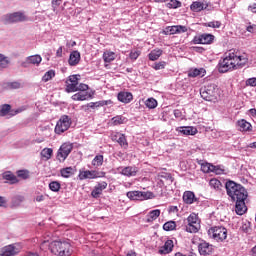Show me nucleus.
<instances>
[{
	"instance_id": "obj_7",
	"label": "nucleus",
	"mask_w": 256,
	"mask_h": 256,
	"mask_svg": "<svg viewBox=\"0 0 256 256\" xmlns=\"http://www.w3.org/2000/svg\"><path fill=\"white\" fill-rule=\"evenodd\" d=\"M71 123H73V121L71 120V117L67 115H62L57 121L54 129L56 135H62V133H65V131H69V128L71 127Z\"/></svg>"
},
{
	"instance_id": "obj_52",
	"label": "nucleus",
	"mask_w": 256,
	"mask_h": 256,
	"mask_svg": "<svg viewBox=\"0 0 256 256\" xmlns=\"http://www.w3.org/2000/svg\"><path fill=\"white\" fill-rule=\"evenodd\" d=\"M206 27H211L212 29H219L221 27V22L220 21L208 22L206 24Z\"/></svg>"
},
{
	"instance_id": "obj_20",
	"label": "nucleus",
	"mask_w": 256,
	"mask_h": 256,
	"mask_svg": "<svg viewBox=\"0 0 256 256\" xmlns=\"http://www.w3.org/2000/svg\"><path fill=\"white\" fill-rule=\"evenodd\" d=\"M25 201V196L15 194L10 197V207L12 209H17V207H21V203Z\"/></svg>"
},
{
	"instance_id": "obj_39",
	"label": "nucleus",
	"mask_w": 256,
	"mask_h": 256,
	"mask_svg": "<svg viewBox=\"0 0 256 256\" xmlns=\"http://www.w3.org/2000/svg\"><path fill=\"white\" fill-rule=\"evenodd\" d=\"M49 189L54 193H59L61 190V183H59V181H52L49 183Z\"/></svg>"
},
{
	"instance_id": "obj_55",
	"label": "nucleus",
	"mask_w": 256,
	"mask_h": 256,
	"mask_svg": "<svg viewBox=\"0 0 256 256\" xmlns=\"http://www.w3.org/2000/svg\"><path fill=\"white\" fill-rule=\"evenodd\" d=\"M102 190H100L97 186H95V188L92 190L91 195L92 197H94V199H97L99 197V195H101Z\"/></svg>"
},
{
	"instance_id": "obj_24",
	"label": "nucleus",
	"mask_w": 256,
	"mask_h": 256,
	"mask_svg": "<svg viewBox=\"0 0 256 256\" xmlns=\"http://www.w3.org/2000/svg\"><path fill=\"white\" fill-rule=\"evenodd\" d=\"M206 73L205 68H192L188 71V77H205Z\"/></svg>"
},
{
	"instance_id": "obj_46",
	"label": "nucleus",
	"mask_w": 256,
	"mask_h": 256,
	"mask_svg": "<svg viewBox=\"0 0 256 256\" xmlns=\"http://www.w3.org/2000/svg\"><path fill=\"white\" fill-rule=\"evenodd\" d=\"M53 77H55V70H49L42 77V81H44V83H47V81H51Z\"/></svg>"
},
{
	"instance_id": "obj_11",
	"label": "nucleus",
	"mask_w": 256,
	"mask_h": 256,
	"mask_svg": "<svg viewBox=\"0 0 256 256\" xmlns=\"http://www.w3.org/2000/svg\"><path fill=\"white\" fill-rule=\"evenodd\" d=\"M213 41H215V35L207 33L195 36L192 40L194 45H211Z\"/></svg>"
},
{
	"instance_id": "obj_27",
	"label": "nucleus",
	"mask_w": 256,
	"mask_h": 256,
	"mask_svg": "<svg viewBox=\"0 0 256 256\" xmlns=\"http://www.w3.org/2000/svg\"><path fill=\"white\" fill-rule=\"evenodd\" d=\"M182 135H197V128L193 126H183L177 129Z\"/></svg>"
},
{
	"instance_id": "obj_2",
	"label": "nucleus",
	"mask_w": 256,
	"mask_h": 256,
	"mask_svg": "<svg viewBox=\"0 0 256 256\" xmlns=\"http://www.w3.org/2000/svg\"><path fill=\"white\" fill-rule=\"evenodd\" d=\"M49 248L53 255L57 256H69L71 255V244L66 241H52L49 243V238H45V240L41 243L40 249L45 251V249Z\"/></svg>"
},
{
	"instance_id": "obj_62",
	"label": "nucleus",
	"mask_w": 256,
	"mask_h": 256,
	"mask_svg": "<svg viewBox=\"0 0 256 256\" xmlns=\"http://www.w3.org/2000/svg\"><path fill=\"white\" fill-rule=\"evenodd\" d=\"M62 1L63 0H52L53 11H55L59 7V5H61Z\"/></svg>"
},
{
	"instance_id": "obj_3",
	"label": "nucleus",
	"mask_w": 256,
	"mask_h": 256,
	"mask_svg": "<svg viewBox=\"0 0 256 256\" xmlns=\"http://www.w3.org/2000/svg\"><path fill=\"white\" fill-rule=\"evenodd\" d=\"M217 69L219 73H227L229 71H233L234 69H237L232 52L226 54V56L223 59L219 60Z\"/></svg>"
},
{
	"instance_id": "obj_31",
	"label": "nucleus",
	"mask_w": 256,
	"mask_h": 256,
	"mask_svg": "<svg viewBox=\"0 0 256 256\" xmlns=\"http://www.w3.org/2000/svg\"><path fill=\"white\" fill-rule=\"evenodd\" d=\"M198 165L201 166V171L203 173H211L212 172V167L213 164L209 163V162H205L203 160H197Z\"/></svg>"
},
{
	"instance_id": "obj_35",
	"label": "nucleus",
	"mask_w": 256,
	"mask_h": 256,
	"mask_svg": "<svg viewBox=\"0 0 256 256\" xmlns=\"http://www.w3.org/2000/svg\"><path fill=\"white\" fill-rule=\"evenodd\" d=\"M9 58L3 54L0 53V71H3V69H7L9 67Z\"/></svg>"
},
{
	"instance_id": "obj_45",
	"label": "nucleus",
	"mask_w": 256,
	"mask_h": 256,
	"mask_svg": "<svg viewBox=\"0 0 256 256\" xmlns=\"http://www.w3.org/2000/svg\"><path fill=\"white\" fill-rule=\"evenodd\" d=\"M145 105L148 109H155L157 107V100L155 98H148L145 101Z\"/></svg>"
},
{
	"instance_id": "obj_51",
	"label": "nucleus",
	"mask_w": 256,
	"mask_h": 256,
	"mask_svg": "<svg viewBox=\"0 0 256 256\" xmlns=\"http://www.w3.org/2000/svg\"><path fill=\"white\" fill-rule=\"evenodd\" d=\"M141 55V51L139 50H132L129 54V58L132 61H137V59H139V56Z\"/></svg>"
},
{
	"instance_id": "obj_32",
	"label": "nucleus",
	"mask_w": 256,
	"mask_h": 256,
	"mask_svg": "<svg viewBox=\"0 0 256 256\" xmlns=\"http://www.w3.org/2000/svg\"><path fill=\"white\" fill-rule=\"evenodd\" d=\"M237 123L240 131H251L252 129L251 123L245 119L239 120Z\"/></svg>"
},
{
	"instance_id": "obj_38",
	"label": "nucleus",
	"mask_w": 256,
	"mask_h": 256,
	"mask_svg": "<svg viewBox=\"0 0 256 256\" xmlns=\"http://www.w3.org/2000/svg\"><path fill=\"white\" fill-rule=\"evenodd\" d=\"M41 156L49 161V159H51V157L53 156V148H44L41 151Z\"/></svg>"
},
{
	"instance_id": "obj_16",
	"label": "nucleus",
	"mask_w": 256,
	"mask_h": 256,
	"mask_svg": "<svg viewBox=\"0 0 256 256\" xmlns=\"http://www.w3.org/2000/svg\"><path fill=\"white\" fill-rule=\"evenodd\" d=\"M17 253H19V249L15 244L4 246L0 250V256H15Z\"/></svg>"
},
{
	"instance_id": "obj_9",
	"label": "nucleus",
	"mask_w": 256,
	"mask_h": 256,
	"mask_svg": "<svg viewBox=\"0 0 256 256\" xmlns=\"http://www.w3.org/2000/svg\"><path fill=\"white\" fill-rule=\"evenodd\" d=\"M217 89V85L208 84L200 89V95L204 101H213L215 97V91Z\"/></svg>"
},
{
	"instance_id": "obj_64",
	"label": "nucleus",
	"mask_w": 256,
	"mask_h": 256,
	"mask_svg": "<svg viewBox=\"0 0 256 256\" xmlns=\"http://www.w3.org/2000/svg\"><path fill=\"white\" fill-rule=\"evenodd\" d=\"M246 31H248V33H255L256 25L247 26Z\"/></svg>"
},
{
	"instance_id": "obj_40",
	"label": "nucleus",
	"mask_w": 256,
	"mask_h": 256,
	"mask_svg": "<svg viewBox=\"0 0 256 256\" xmlns=\"http://www.w3.org/2000/svg\"><path fill=\"white\" fill-rule=\"evenodd\" d=\"M176 228L177 223H175V221H168L163 225L164 231H175Z\"/></svg>"
},
{
	"instance_id": "obj_57",
	"label": "nucleus",
	"mask_w": 256,
	"mask_h": 256,
	"mask_svg": "<svg viewBox=\"0 0 256 256\" xmlns=\"http://www.w3.org/2000/svg\"><path fill=\"white\" fill-rule=\"evenodd\" d=\"M246 85L249 87H256V78H249L246 80Z\"/></svg>"
},
{
	"instance_id": "obj_56",
	"label": "nucleus",
	"mask_w": 256,
	"mask_h": 256,
	"mask_svg": "<svg viewBox=\"0 0 256 256\" xmlns=\"http://www.w3.org/2000/svg\"><path fill=\"white\" fill-rule=\"evenodd\" d=\"M187 31H188L187 26L176 25V34L177 33H187Z\"/></svg>"
},
{
	"instance_id": "obj_19",
	"label": "nucleus",
	"mask_w": 256,
	"mask_h": 256,
	"mask_svg": "<svg viewBox=\"0 0 256 256\" xmlns=\"http://www.w3.org/2000/svg\"><path fill=\"white\" fill-rule=\"evenodd\" d=\"M232 57L234 59V64L236 65V69H241L247 65L249 59L245 56H237L234 52H232Z\"/></svg>"
},
{
	"instance_id": "obj_14",
	"label": "nucleus",
	"mask_w": 256,
	"mask_h": 256,
	"mask_svg": "<svg viewBox=\"0 0 256 256\" xmlns=\"http://www.w3.org/2000/svg\"><path fill=\"white\" fill-rule=\"evenodd\" d=\"M105 105H113V101L111 100H100L97 102H90L86 105L82 106L83 111L86 113L89 112V109H97L99 107H105Z\"/></svg>"
},
{
	"instance_id": "obj_61",
	"label": "nucleus",
	"mask_w": 256,
	"mask_h": 256,
	"mask_svg": "<svg viewBox=\"0 0 256 256\" xmlns=\"http://www.w3.org/2000/svg\"><path fill=\"white\" fill-rule=\"evenodd\" d=\"M100 191H104V189H107V182L103 181L97 184L96 186Z\"/></svg>"
},
{
	"instance_id": "obj_30",
	"label": "nucleus",
	"mask_w": 256,
	"mask_h": 256,
	"mask_svg": "<svg viewBox=\"0 0 256 256\" xmlns=\"http://www.w3.org/2000/svg\"><path fill=\"white\" fill-rule=\"evenodd\" d=\"M61 177H64V179H69V177H73L75 175V168L73 167H66L62 168L60 170Z\"/></svg>"
},
{
	"instance_id": "obj_29",
	"label": "nucleus",
	"mask_w": 256,
	"mask_h": 256,
	"mask_svg": "<svg viewBox=\"0 0 256 256\" xmlns=\"http://www.w3.org/2000/svg\"><path fill=\"white\" fill-rule=\"evenodd\" d=\"M159 215H161V210L159 209L150 211L146 215V223H153V221H157V218L159 217Z\"/></svg>"
},
{
	"instance_id": "obj_6",
	"label": "nucleus",
	"mask_w": 256,
	"mask_h": 256,
	"mask_svg": "<svg viewBox=\"0 0 256 256\" xmlns=\"http://www.w3.org/2000/svg\"><path fill=\"white\" fill-rule=\"evenodd\" d=\"M187 225L185 226V231L187 233H198L201 229V220L197 214L192 213L187 218Z\"/></svg>"
},
{
	"instance_id": "obj_10",
	"label": "nucleus",
	"mask_w": 256,
	"mask_h": 256,
	"mask_svg": "<svg viewBox=\"0 0 256 256\" xmlns=\"http://www.w3.org/2000/svg\"><path fill=\"white\" fill-rule=\"evenodd\" d=\"M22 111L23 110L21 108L12 109L11 104L0 105V117H7V119H11V117L19 115Z\"/></svg>"
},
{
	"instance_id": "obj_58",
	"label": "nucleus",
	"mask_w": 256,
	"mask_h": 256,
	"mask_svg": "<svg viewBox=\"0 0 256 256\" xmlns=\"http://www.w3.org/2000/svg\"><path fill=\"white\" fill-rule=\"evenodd\" d=\"M8 87H10V89H21V83H19V82H10L8 84Z\"/></svg>"
},
{
	"instance_id": "obj_28",
	"label": "nucleus",
	"mask_w": 256,
	"mask_h": 256,
	"mask_svg": "<svg viewBox=\"0 0 256 256\" xmlns=\"http://www.w3.org/2000/svg\"><path fill=\"white\" fill-rule=\"evenodd\" d=\"M183 201L186 203V205H193L195 201H197V198H195V193L191 191H186L183 194Z\"/></svg>"
},
{
	"instance_id": "obj_23",
	"label": "nucleus",
	"mask_w": 256,
	"mask_h": 256,
	"mask_svg": "<svg viewBox=\"0 0 256 256\" xmlns=\"http://www.w3.org/2000/svg\"><path fill=\"white\" fill-rule=\"evenodd\" d=\"M2 179H5V181H8V183L10 185H15V184L19 183V179L11 171L4 172L2 174Z\"/></svg>"
},
{
	"instance_id": "obj_5",
	"label": "nucleus",
	"mask_w": 256,
	"mask_h": 256,
	"mask_svg": "<svg viewBox=\"0 0 256 256\" xmlns=\"http://www.w3.org/2000/svg\"><path fill=\"white\" fill-rule=\"evenodd\" d=\"M24 21H27V15L21 11L9 13L2 17L4 25H13V23H23Z\"/></svg>"
},
{
	"instance_id": "obj_17",
	"label": "nucleus",
	"mask_w": 256,
	"mask_h": 256,
	"mask_svg": "<svg viewBox=\"0 0 256 256\" xmlns=\"http://www.w3.org/2000/svg\"><path fill=\"white\" fill-rule=\"evenodd\" d=\"M93 95H95V91L90 93L87 92H78L72 95V101H89V99H93Z\"/></svg>"
},
{
	"instance_id": "obj_49",
	"label": "nucleus",
	"mask_w": 256,
	"mask_h": 256,
	"mask_svg": "<svg viewBox=\"0 0 256 256\" xmlns=\"http://www.w3.org/2000/svg\"><path fill=\"white\" fill-rule=\"evenodd\" d=\"M17 177L20 179H29V171L28 170H18L16 171Z\"/></svg>"
},
{
	"instance_id": "obj_4",
	"label": "nucleus",
	"mask_w": 256,
	"mask_h": 256,
	"mask_svg": "<svg viewBox=\"0 0 256 256\" xmlns=\"http://www.w3.org/2000/svg\"><path fill=\"white\" fill-rule=\"evenodd\" d=\"M208 235L217 243H223L227 239L228 231L223 226H213L208 230Z\"/></svg>"
},
{
	"instance_id": "obj_48",
	"label": "nucleus",
	"mask_w": 256,
	"mask_h": 256,
	"mask_svg": "<svg viewBox=\"0 0 256 256\" xmlns=\"http://www.w3.org/2000/svg\"><path fill=\"white\" fill-rule=\"evenodd\" d=\"M158 177H160V179H165L169 184L173 183V176L167 172L159 173Z\"/></svg>"
},
{
	"instance_id": "obj_43",
	"label": "nucleus",
	"mask_w": 256,
	"mask_h": 256,
	"mask_svg": "<svg viewBox=\"0 0 256 256\" xmlns=\"http://www.w3.org/2000/svg\"><path fill=\"white\" fill-rule=\"evenodd\" d=\"M103 159H104L103 155H96L92 160L93 167L95 168L101 167V165H103Z\"/></svg>"
},
{
	"instance_id": "obj_60",
	"label": "nucleus",
	"mask_w": 256,
	"mask_h": 256,
	"mask_svg": "<svg viewBox=\"0 0 256 256\" xmlns=\"http://www.w3.org/2000/svg\"><path fill=\"white\" fill-rule=\"evenodd\" d=\"M30 63H33V56H29L26 62H22L21 66L27 68Z\"/></svg>"
},
{
	"instance_id": "obj_13",
	"label": "nucleus",
	"mask_w": 256,
	"mask_h": 256,
	"mask_svg": "<svg viewBox=\"0 0 256 256\" xmlns=\"http://www.w3.org/2000/svg\"><path fill=\"white\" fill-rule=\"evenodd\" d=\"M79 77L81 76L80 75L69 76V78L66 80V88H65L66 93H76L77 86L79 85Z\"/></svg>"
},
{
	"instance_id": "obj_42",
	"label": "nucleus",
	"mask_w": 256,
	"mask_h": 256,
	"mask_svg": "<svg viewBox=\"0 0 256 256\" xmlns=\"http://www.w3.org/2000/svg\"><path fill=\"white\" fill-rule=\"evenodd\" d=\"M103 59H104L105 63H111L112 61H115L114 52H104L103 53Z\"/></svg>"
},
{
	"instance_id": "obj_15",
	"label": "nucleus",
	"mask_w": 256,
	"mask_h": 256,
	"mask_svg": "<svg viewBox=\"0 0 256 256\" xmlns=\"http://www.w3.org/2000/svg\"><path fill=\"white\" fill-rule=\"evenodd\" d=\"M198 251L200 255L207 256L212 255L213 251H215V248L209 242L202 240L198 245Z\"/></svg>"
},
{
	"instance_id": "obj_53",
	"label": "nucleus",
	"mask_w": 256,
	"mask_h": 256,
	"mask_svg": "<svg viewBox=\"0 0 256 256\" xmlns=\"http://www.w3.org/2000/svg\"><path fill=\"white\" fill-rule=\"evenodd\" d=\"M211 173H215L216 175H223V173H225V170H223L220 166L212 165Z\"/></svg>"
},
{
	"instance_id": "obj_36",
	"label": "nucleus",
	"mask_w": 256,
	"mask_h": 256,
	"mask_svg": "<svg viewBox=\"0 0 256 256\" xmlns=\"http://www.w3.org/2000/svg\"><path fill=\"white\" fill-rule=\"evenodd\" d=\"M124 123H127V118L122 115H117L112 118V125H124Z\"/></svg>"
},
{
	"instance_id": "obj_25",
	"label": "nucleus",
	"mask_w": 256,
	"mask_h": 256,
	"mask_svg": "<svg viewBox=\"0 0 256 256\" xmlns=\"http://www.w3.org/2000/svg\"><path fill=\"white\" fill-rule=\"evenodd\" d=\"M173 247H175L173 240H167L164 246L159 249L160 255H167L171 253V251H173Z\"/></svg>"
},
{
	"instance_id": "obj_26",
	"label": "nucleus",
	"mask_w": 256,
	"mask_h": 256,
	"mask_svg": "<svg viewBox=\"0 0 256 256\" xmlns=\"http://www.w3.org/2000/svg\"><path fill=\"white\" fill-rule=\"evenodd\" d=\"M118 101L121 103H131L133 101V94L131 92H120L118 93Z\"/></svg>"
},
{
	"instance_id": "obj_63",
	"label": "nucleus",
	"mask_w": 256,
	"mask_h": 256,
	"mask_svg": "<svg viewBox=\"0 0 256 256\" xmlns=\"http://www.w3.org/2000/svg\"><path fill=\"white\" fill-rule=\"evenodd\" d=\"M0 207H7V199L3 196H0Z\"/></svg>"
},
{
	"instance_id": "obj_18",
	"label": "nucleus",
	"mask_w": 256,
	"mask_h": 256,
	"mask_svg": "<svg viewBox=\"0 0 256 256\" xmlns=\"http://www.w3.org/2000/svg\"><path fill=\"white\" fill-rule=\"evenodd\" d=\"M97 177H99V172L95 170H80L78 175V179H80V181H83L85 179H97Z\"/></svg>"
},
{
	"instance_id": "obj_8",
	"label": "nucleus",
	"mask_w": 256,
	"mask_h": 256,
	"mask_svg": "<svg viewBox=\"0 0 256 256\" xmlns=\"http://www.w3.org/2000/svg\"><path fill=\"white\" fill-rule=\"evenodd\" d=\"M126 197L131 201H146V199H153L155 194H153V192L129 191Z\"/></svg>"
},
{
	"instance_id": "obj_44",
	"label": "nucleus",
	"mask_w": 256,
	"mask_h": 256,
	"mask_svg": "<svg viewBox=\"0 0 256 256\" xmlns=\"http://www.w3.org/2000/svg\"><path fill=\"white\" fill-rule=\"evenodd\" d=\"M182 3L181 1L178 0H170L167 4L166 7H168V9H179V7H181Z\"/></svg>"
},
{
	"instance_id": "obj_21",
	"label": "nucleus",
	"mask_w": 256,
	"mask_h": 256,
	"mask_svg": "<svg viewBox=\"0 0 256 256\" xmlns=\"http://www.w3.org/2000/svg\"><path fill=\"white\" fill-rule=\"evenodd\" d=\"M79 61H81V53L79 51L74 50L70 53L68 63L71 67H75L79 65Z\"/></svg>"
},
{
	"instance_id": "obj_41",
	"label": "nucleus",
	"mask_w": 256,
	"mask_h": 256,
	"mask_svg": "<svg viewBox=\"0 0 256 256\" xmlns=\"http://www.w3.org/2000/svg\"><path fill=\"white\" fill-rule=\"evenodd\" d=\"M117 143H119V145L121 147H124V149H127V147H129V144L127 143V138L125 137V134H118Z\"/></svg>"
},
{
	"instance_id": "obj_1",
	"label": "nucleus",
	"mask_w": 256,
	"mask_h": 256,
	"mask_svg": "<svg viewBox=\"0 0 256 256\" xmlns=\"http://www.w3.org/2000/svg\"><path fill=\"white\" fill-rule=\"evenodd\" d=\"M225 189L228 197L235 203L236 215H245V213H247V205L245 204V201L247 200V197H249L247 189L233 180H228L225 183Z\"/></svg>"
},
{
	"instance_id": "obj_33",
	"label": "nucleus",
	"mask_w": 256,
	"mask_h": 256,
	"mask_svg": "<svg viewBox=\"0 0 256 256\" xmlns=\"http://www.w3.org/2000/svg\"><path fill=\"white\" fill-rule=\"evenodd\" d=\"M191 11H194V13H199L205 9V4L203 2H193L190 6Z\"/></svg>"
},
{
	"instance_id": "obj_59",
	"label": "nucleus",
	"mask_w": 256,
	"mask_h": 256,
	"mask_svg": "<svg viewBox=\"0 0 256 256\" xmlns=\"http://www.w3.org/2000/svg\"><path fill=\"white\" fill-rule=\"evenodd\" d=\"M43 61V58H41V55H34L33 56V65H39Z\"/></svg>"
},
{
	"instance_id": "obj_54",
	"label": "nucleus",
	"mask_w": 256,
	"mask_h": 256,
	"mask_svg": "<svg viewBox=\"0 0 256 256\" xmlns=\"http://www.w3.org/2000/svg\"><path fill=\"white\" fill-rule=\"evenodd\" d=\"M77 91H80L81 93H85V91L89 90V85L80 83L76 86Z\"/></svg>"
},
{
	"instance_id": "obj_50",
	"label": "nucleus",
	"mask_w": 256,
	"mask_h": 256,
	"mask_svg": "<svg viewBox=\"0 0 256 256\" xmlns=\"http://www.w3.org/2000/svg\"><path fill=\"white\" fill-rule=\"evenodd\" d=\"M167 65V62L161 61V62H156L152 66L155 71H161V69H165V66Z\"/></svg>"
},
{
	"instance_id": "obj_47",
	"label": "nucleus",
	"mask_w": 256,
	"mask_h": 256,
	"mask_svg": "<svg viewBox=\"0 0 256 256\" xmlns=\"http://www.w3.org/2000/svg\"><path fill=\"white\" fill-rule=\"evenodd\" d=\"M164 35H176L177 34V25L176 26H167L164 31Z\"/></svg>"
},
{
	"instance_id": "obj_34",
	"label": "nucleus",
	"mask_w": 256,
	"mask_h": 256,
	"mask_svg": "<svg viewBox=\"0 0 256 256\" xmlns=\"http://www.w3.org/2000/svg\"><path fill=\"white\" fill-rule=\"evenodd\" d=\"M162 55H163V50L155 49L148 54V57L150 61H157V59H159V57H161Z\"/></svg>"
},
{
	"instance_id": "obj_37",
	"label": "nucleus",
	"mask_w": 256,
	"mask_h": 256,
	"mask_svg": "<svg viewBox=\"0 0 256 256\" xmlns=\"http://www.w3.org/2000/svg\"><path fill=\"white\" fill-rule=\"evenodd\" d=\"M209 185L211 189H215V191H221V187H223V185L221 184V181L215 178L210 180Z\"/></svg>"
},
{
	"instance_id": "obj_22",
	"label": "nucleus",
	"mask_w": 256,
	"mask_h": 256,
	"mask_svg": "<svg viewBox=\"0 0 256 256\" xmlns=\"http://www.w3.org/2000/svg\"><path fill=\"white\" fill-rule=\"evenodd\" d=\"M138 172H139V168L135 166H127L122 168L120 173L125 177H135V175H137Z\"/></svg>"
},
{
	"instance_id": "obj_12",
	"label": "nucleus",
	"mask_w": 256,
	"mask_h": 256,
	"mask_svg": "<svg viewBox=\"0 0 256 256\" xmlns=\"http://www.w3.org/2000/svg\"><path fill=\"white\" fill-rule=\"evenodd\" d=\"M71 151H73V144L71 143L62 144L57 152L58 161H65V159L69 157Z\"/></svg>"
}]
</instances>
